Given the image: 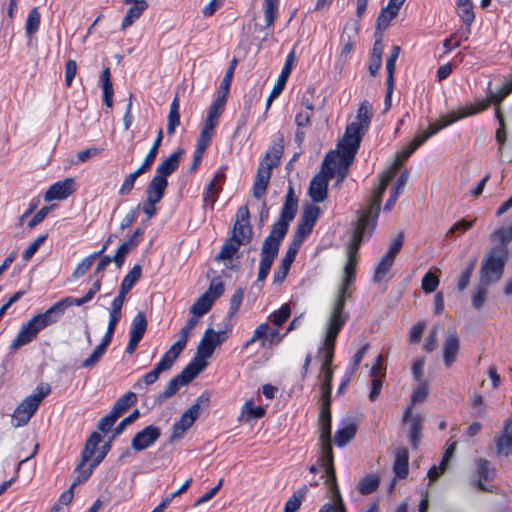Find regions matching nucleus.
Returning <instances> with one entry per match:
<instances>
[{"instance_id": "16", "label": "nucleus", "mask_w": 512, "mask_h": 512, "mask_svg": "<svg viewBox=\"0 0 512 512\" xmlns=\"http://www.w3.org/2000/svg\"><path fill=\"white\" fill-rule=\"evenodd\" d=\"M74 184L75 182L73 178H66L63 181L54 183L46 191L44 196L45 201L50 202L53 200H63L68 198L75 191Z\"/></svg>"}, {"instance_id": "25", "label": "nucleus", "mask_w": 512, "mask_h": 512, "mask_svg": "<svg viewBox=\"0 0 512 512\" xmlns=\"http://www.w3.org/2000/svg\"><path fill=\"white\" fill-rule=\"evenodd\" d=\"M496 452L500 456L512 453V418L506 422L503 434L495 437Z\"/></svg>"}, {"instance_id": "31", "label": "nucleus", "mask_w": 512, "mask_h": 512, "mask_svg": "<svg viewBox=\"0 0 512 512\" xmlns=\"http://www.w3.org/2000/svg\"><path fill=\"white\" fill-rule=\"evenodd\" d=\"M196 419L186 411L182 414L180 419L174 423L172 434L170 436V442L183 437L185 432L194 424Z\"/></svg>"}, {"instance_id": "49", "label": "nucleus", "mask_w": 512, "mask_h": 512, "mask_svg": "<svg viewBox=\"0 0 512 512\" xmlns=\"http://www.w3.org/2000/svg\"><path fill=\"white\" fill-rule=\"evenodd\" d=\"M394 261H395L394 258H392L391 256H387V255H384L380 259V261L374 271L373 279L375 282H380L384 279V277L387 275V273L391 269Z\"/></svg>"}, {"instance_id": "29", "label": "nucleus", "mask_w": 512, "mask_h": 512, "mask_svg": "<svg viewBox=\"0 0 512 512\" xmlns=\"http://www.w3.org/2000/svg\"><path fill=\"white\" fill-rule=\"evenodd\" d=\"M167 186V179H161L156 176H153L146 189V199L153 200L154 202L157 203L160 202L164 196Z\"/></svg>"}, {"instance_id": "58", "label": "nucleus", "mask_w": 512, "mask_h": 512, "mask_svg": "<svg viewBox=\"0 0 512 512\" xmlns=\"http://www.w3.org/2000/svg\"><path fill=\"white\" fill-rule=\"evenodd\" d=\"M476 265V259H473L466 268H464L459 276L457 288L459 291H464L469 283Z\"/></svg>"}, {"instance_id": "44", "label": "nucleus", "mask_w": 512, "mask_h": 512, "mask_svg": "<svg viewBox=\"0 0 512 512\" xmlns=\"http://www.w3.org/2000/svg\"><path fill=\"white\" fill-rule=\"evenodd\" d=\"M213 302L207 295H201L190 307V313L193 314L192 317H196L197 319L204 314H206L210 308L212 307Z\"/></svg>"}, {"instance_id": "4", "label": "nucleus", "mask_w": 512, "mask_h": 512, "mask_svg": "<svg viewBox=\"0 0 512 512\" xmlns=\"http://www.w3.org/2000/svg\"><path fill=\"white\" fill-rule=\"evenodd\" d=\"M373 116L372 106L368 101H363L357 111L355 120L347 125L344 136L340 140L348 146V157L357 153L363 136L369 129Z\"/></svg>"}, {"instance_id": "53", "label": "nucleus", "mask_w": 512, "mask_h": 512, "mask_svg": "<svg viewBox=\"0 0 512 512\" xmlns=\"http://www.w3.org/2000/svg\"><path fill=\"white\" fill-rule=\"evenodd\" d=\"M294 260H295L294 257L285 254L278 270L274 272L273 279H274L275 283H281L285 280Z\"/></svg>"}, {"instance_id": "63", "label": "nucleus", "mask_w": 512, "mask_h": 512, "mask_svg": "<svg viewBox=\"0 0 512 512\" xmlns=\"http://www.w3.org/2000/svg\"><path fill=\"white\" fill-rule=\"evenodd\" d=\"M297 209L298 203L284 202V205L281 209L279 220L290 224V222L295 218Z\"/></svg>"}, {"instance_id": "54", "label": "nucleus", "mask_w": 512, "mask_h": 512, "mask_svg": "<svg viewBox=\"0 0 512 512\" xmlns=\"http://www.w3.org/2000/svg\"><path fill=\"white\" fill-rule=\"evenodd\" d=\"M210 403V396L208 393L201 394L197 399L196 402L186 410L187 413H189L191 416H193L196 420L200 416L201 412L208 408Z\"/></svg>"}, {"instance_id": "22", "label": "nucleus", "mask_w": 512, "mask_h": 512, "mask_svg": "<svg viewBox=\"0 0 512 512\" xmlns=\"http://www.w3.org/2000/svg\"><path fill=\"white\" fill-rule=\"evenodd\" d=\"M460 349V339L455 331L450 332L443 343V360L446 367H450L456 360Z\"/></svg>"}, {"instance_id": "8", "label": "nucleus", "mask_w": 512, "mask_h": 512, "mask_svg": "<svg viewBox=\"0 0 512 512\" xmlns=\"http://www.w3.org/2000/svg\"><path fill=\"white\" fill-rule=\"evenodd\" d=\"M512 92V79L505 82L496 92L490 91L486 99L477 101L474 104L466 105L457 110L449 112L454 122L465 117L476 115L485 111L491 104L500 107V103Z\"/></svg>"}, {"instance_id": "55", "label": "nucleus", "mask_w": 512, "mask_h": 512, "mask_svg": "<svg viewBox=\"0 0 512 512\" xmlns=\"http://www.w3.org/2000/svg\"><path fill=\"white\" fill-rule=\"evenodd\" d=\"M380 483V478L376 475H368L363 478L359 484V492L363 495H368L374 492Z\"/></svg>"}, {"instance_id": "3", "label": "nucleus", "mask_w": 512, "mask_h": 512, "mask_svg": "<svg viewBox=\"0 0 512 512\" xmlns=\"http://www.w3.org/2000/svg\"><path fill=\"white\" fill-rule=\"evenodd\" d=\"M288 229V223L278 220L273 224L269 235L264 239L260 254L258 281H264L268 276L273 260L278 255L281 241L286 236Z\"/></svg>"}, {"instance_id": "17", "label": "nucleus", "mask_w": 512, "mask_h": 512, "mask_svg": "<svg viewBox=\"0 0 512 512\" xmlns=\"http://www.w3.org/2000/svg\"><path fill=\"white\" fill-rule=\"evenodd\" d=\"M320 215V208L315 205H308L304 208L301 218L298 222L295 233L307 237Z\"/></svg>"}, {"instance_id": "5", "label": "nucleus", "mask_w": 512, "mask_h": 512, "mask_svg": "<svg viewBox=\"0 0 512 512\" xmlns=\"http://www.w3.org/2000/svg\"><path fill=\"white\" fill-rule=\"evenodd\" d=\"M455 123L454 119H452L451 115L448 113L444 116H442L436 123L431 124L426 131H423L421 133H418L413 140L406 145L402 151L400 152L398 156V160L395 161V163L392 165V167L384 172L381 176L380 184L379 186L374 190V192L381 186L383 179L385 177L391 175L389 178L388 184L392 180V178L395 176L396 171L400 167V161L407 160L425 141H427L432 135L436 134L438 131L442 130L443 128Z\"/></svg>"}, {"instance_id": "30", "label": "nucleus", "mask_w": 512, "mask_h": 512, "mask_svg": "<svg viewBox=\"0 0 512 512\" xmlns=\"http://www.w3.org/2000/svg\"><path fill=\"white\" fill-rule=\"evenodd\" d=\"M100 442L101 435L98 432H93L89 436L81 453V460L78 464V469L84 468L87 462L92 459Z\"/></svg>"}, {"instance_id": "64", "label": "nucleus", "mask_w": 512, "mask_h": 512, "mask_svg": "<svg viewBox=\"0 0 512 512\" xmlns=\"http://www.w3.org/2000/svg\"><path fill=\"white\" fill-rule=\"evenodd\" d=\"M494 237L501 242L500 246H504L507 249V244L512 241V224L499 228L494 232Z\"/></svg>"}, {"instance_id": "19", "label": "nucleus", "mask_w": 512, "mask_h": 512, "mask_svg": "<svg viewBox=\"0 0 512 512\" xmlns=\"http://www.w3.org/2000/svg\"><path fill=\"white\" fill-rule=\"evenodd\" d=\"M358 30H359V21L358 20L354 21V22H348L344 26V29H343V32H342L341 38H340L341 44H342L340 56H341V58H344V60H346L348 55L353 50L355 40L358 35Z\"/></svg>"}, {"instance_id": "32", "label": "nucleus", "mask_w": 512, "mask_h": 512, "mask_svg": "<svg viewBox=\"0 0 512 512\" xmlns=\"http://www.w3.org/2000/svg\"><path fill=\"white\" fill-rule=\"evenodd\" d=\"M284 152V138L280 135L270 147V149L266 152L265 157L261 162H266L267 164H271L272 168L277 166L280 163V159Z\"/></svg>"}, {"instance_id": "1", "label": "nucleus", "mask_w": 512, "mask_h": 512, "mask_svg": "<svg viewBox=\"0 0 512 512\" xmlns=\"http://www.w3.org/2000/svg\"><path fill=\"white\" fill-rule=\"evenodd\" d=\"M391 175L383 179L381 186L373 192L366 209L359 211L356 228L353 233L352 242L348 246V259L344 268V278L334 299L329 313V320L346 323L349 313L345 311L346 301L352 296L351 285L355 280V269L357 264V251L366 232L369 234L376 226L379 216L383 194L388 187Z\"/></svg>"}, {"instance_id": "21", "label": "nucleus", "mask_w": 512, "mask_h": 512, "mask_svg": "<svg viewBox=\"0 0 512 512\" xmlns=\"http://www.w3.org/2000/svg\"><path fill=\"white\" fill-rule=\"evenodd\" d=\"M198 319L196 317H190L186 325L180 330L179 332V339L176 341L170 349L167 351L169 354L174 356L176 359L179 357V355L182 353V351L185 349L188 338L190 336L191 331L194 329V327L197 325Z\"/></svg>"}, {"instance_id": "37", "label": "nucleus", "mask_w": 512, "mask_h": 512, "mask_svg": "<svg viewBox=\"0 0 512 512\" xmlns=\"http://www.w3.org/2000/svg\"><path fill=\"white\" fill-rule=\"evenodd\" d=\"M137 401V396L134 392H127L121 396L111 409V412L119 418L125 411H127Z\"/></svg>"}, {"instance_id": "56", "label": "nucleus", "mask_w": 512, "mask_h": 512, "mask_svg": "<svg viewBox=\"0 0 512 512\" xmlns=\"http://www.w3.org/2000/svg\"><path fill=\"white\" fill-rule=\"evenodd\" d=\"M101 256V252H95L85 257L75 268L73 272V277L79 278L85 275V273L90 269L93 262Z\"/></svg>"}, {"instance_id": "33", "label": "nucleus", "mask_w": 512, "mask_h": 512, "mask_svg": "<svg viewBox=\"0 0 512 512\" xmlns=\"http://www.w3.org/2000/svg\"><path fill=\"white\" fill-rule=\"evenodd\" d=\"M87 303L84 297L81 298H72L66 297L61 299L60 301L54 303L51 307H49L50 311L54 315L55 319L58 321L60 317L63 315L66 308L76 305L81 306Z\"/></svg>"}, {"instance_id": "24", "label": "nucleus", "mask_w": 512, "mask_h": 512, "mask_svg": "<svg viewBox=\"0 0 512 512\" xmlns=\"http://www.w3.org/2000/svg\"><path fill=\"white\" fill-rule=\"evenodd\" d=\"M327 189V176L323 174H317L310 182L309 195L314 202L320 203L327 198Z\"/></svg>"}, {"instance_id": "52", "label": "nucleus", "mask_w": 512, "mask_h": 512, "mask_svg": "<svg viewBox=\"0 0 512 512\" xmlns=\"http://www.w3.org/2000/svg\"><path fill=\"white\" fill-rule=\"evenodd\" d=\"M162 139H163V131L162 129H160L158 131V135H157V138L155 139L152 147L150 148L148 154L146 155L143 163L141 164L142 166H144V168L150 170L155 159H156V156H157V153H158V150H159V147L161 145V142H162Z\"/></svg>"}, {"instance_id": "60", "label": "nucleus", "mask_w": 512, "mask_h": 512, "mask_svg": "<svg viewBox=\"0 0 512 512\" xmlns=\"http://www.w3.org/2000/svg\"><path fill=\"white\" fill-rule=\"evenodd\" d=\"M140 416V412L138 409L134 410L131 414H129L127 417H125L117 426L116 428L113 430V433H112V437H111V440L116 438L117 436H119L120 434L123 433V431L125 430V428L128 426V425H131L132 423H134Z\"/></svg>"}, {"instance_id": "46", "label": "nucleus", "mask_w": 512, "mask_h": 512, "mask_svg": "<svg viewBox=\"0 0 512 512\" xmlns=\"http://www.w3.org/2000/svg\"><path fill=\"white\" fill-rule=\"evenodd\" d=\"M147 171H149V170L144 168V166L141 165L137 170H135L134 172L128 174L125 177V179H124V181H123V183H122V185H121V187L119 189V194L121 196H126V195L130 194V192L132 191V189L134 187L136 179L140 175L146 173Z\"/></svg>"}, {"instance_id": "15", "label": "nucleus", "mask_w": 512, "mask_h": 512, "mask_svg": "<svg viewBox=\"0 0 512 512\" xmlns=\"http://www.w3.org/2000/svg\"><path fill=\"white\" fill-rule=\"evenodd\" d=\"M161 435L157 426L149 425L143 430L137 432L131 441V447L135 451H143L156 442Z\"/></svg>"}, {"instance_id": "34", "label": "nucleus", "mask_w": 512, "mask_h": 512, "mask_svg": "<svg viewBox=\"0 0 512 512\" xmlns=\"http://www.w3.org/2000/svg\"><path fill=\"white\" fill-rule=\"evenodd\" d=\"M409 454L406 448L398 449L395 453L393 471L399 478H405L408 475Z\"/></svg>"}, {"instance_id": "9", "label": "nucleus", "mask_w": 512, "mask_h": 512, "mask_svg": "<svg viewBox=\"0 0 512 512\" xmlns=\"http://www.w3.org/2000/svg\"><path fill=\"white\" fill-rule=\"evenodd\" d=\"M51 392L49 384H40L35 392L22 400L12 415V425L16 428L25 426L37 411L40 403Z\"/></svg>"}, {"instance_id": "48", "label": "nucleus", "mask_w": 512, "mask_h": 512, "mask_svg": "<svg viewBox=\"0 0 512 512\" xmlns=\"http://www.w3.org/2000/svg\"><path fill=\"white\" fill-rule=\"evenodd\" d=\"M489 286L490 285L479 281L477 286L474 288V290L472 292V296H471V301H472V306L475 309H480L484 305V303L486 301Z\"/></svg>"}, {"instance_id": "26", "label": "nucleus", "mask_w": 512, "mask_h": 512, "mask_svg": "<svg viewBox=\"0 0 512 512\" xmlns=\"http://www.w3.org/2000/svg\"><path fill=\"white\" fill-rule=\"evenodd\" d=\"M184 153L183 149H180L174 153H172L168 158H166L162 163H160L157 168L155 175L158 178L167 179L169 175H171L179 166L180 158Z\"/></svg>"}, {"instance_id": "61", "label": "nucleus", "mask_w": 512, "mask_h": 512, "mask_svg": "<svg viewBox=\"0 0 512 512\" xmlns=\"http://www.w3.org/2000/svg\"><path fill=\"white\" fill-rule=\"evenodd\" d=\"M221 191V187H214L213 183H209L203 193L204 205H209L213 209L214 203L218 199V195Z\"/></svg>"}, {"instance_id": "62", "label": "nucleus", "mask_w": 512, "mask_h": 512, "mask_svg": "<svg viewBox=\"0 0 512 512\" xmlns=\"http://www.w3.org/2000/svg\"><path fill=\"white\" fill-rule=\"evenodd\" d=\"M291 310L288 304H284L281 308L273 312L270 316L272 323L276 326H280L285 323L290 317Z\"/></svg>"}, {"instance_id": "2", "label": "nucleus", "mask_w": 512, "mask_h": 512, "mask_svg": "<svg viewBox=\"0 0 512 512\" xmlns=\"http://www.w3.org/2000/svg\"><path fill=\"white\" fill-rule=\"evenodd\" d=\"M345 324L346 323L344 322L327 320L325 339L323 346L319 349V353L322 354V365L320 369V374L322 376V383L320 387L322 403L327 401L331 404V382L333 378L332 362L335 352V343L339 332Z\"/></svg>"}, {"instance_id": "13", "label": "nucleus", "mask_w": 512, "mask_h": 512, "mask_svg": "<svg viewBox=\"0 0 512 512\" xmlns=\"http://www.w3.org/2000/svg\"><path fill=\"white\" fill-rule=\"evenodd\" d=\"M346 143L339 141L338 142V151H330L324 160V165L333 164L338 168V174L340 180L342 181L348 174V170L350 165L353 163L356 153H353L351 158L348 157Z\"/></svg>"}, {"instance_id": "11", "label": "nucleus", "mask_w": 512, "mask_h": 512, "mask_svg": "<svg viewBox=\"0 0 512 512\" xmlns=\"http://www.w3.org/2000/svg\"><path fill=\"white\" fill-rule=\"evenodd\" d=\"M224 340V331L216 332L212 328H208L204 332L196 348V354L189 364H195L196 366L202 365L204 369L207 365L206 359L212 356L216 347H218Z\"/></svg>"}, {"instance_id": "39", "label": "nucleus", "mask_w": 512, "mask_h": 512, "mask_svg": "<svg viewBox=\"0 0 512 512\" xmlns=\"http://www.w3.org/2000/svg\"><path fill=\"white\" fill-rule=\"evenodd\" d=\"M180 102L179 98L175 96L173 99L168 114L167 121V133L173 135L177 126L180 125V113H179Z\"/></svg>"}, {"instance_id": "12", "label": "nucleus", "mask_w": 512, "mask_h": 512, "mask_svg": "<svg viewBox=\"0 0 512 512\" xmlns=\"http://www.w3.org/2000/svg\"><path fill=\"white\" fill-rule=\"evenodd\" d=\"M202 371V365L188 364L180 374L168 382L165 390L158 395V401L162 402L174 396L182 386L194 380Z\"/></svg>"}, {"instance_id": "43", "label": "nucleus", "mask_w": 512, "mask_h": 512, "mask_svg": "<svg viewBox=\"0 0 512 512\" xmlns=\"http://www.w3.org/2000/svg\"><path fill=\"white\" fill-rule=\"evenodd\" d=\"M241 245V242H238V240H235L232 237L228 238L223 244L221 251L216 256L215 259L217 261L232 259V257L239 250Z\"/></svg>"}, {"instance_id": "40", "label": "nucleus", "mask_w": 512, "mask_h": 512, "mask_svg": "<svg viewBox=\"0 0 512 512\" xmlns=\"http://www.w3.org/2000/svg\"><path fill=\"white\" fill-rule=\"evenodd\" d=\"M456 13L467 26L474 21L473 5L470 0H458Z\"/></svg>"}, {"instance_id": "35", "label": "nucleus", "mask_w": 512, "mask_h": 512, "mask_svg": "<svg viewBox=\"0 0 512 512\" xmlns=\"http://www.w3.org/2000/svg\"><path fill=\"white\" fill-rule=\"evenodd\" d=\"M100 81L102 84V90H103V102L108 107L111 108L113 105V85L111 82V74L110 69L105 68L100 76Z\"/></svg>"}, {"instance_id": "42", "label": "nucleus", "mask_w": 512, "mask_h": 512, "mask_svg": "<svg viewBox=\"0 0 512 512\" xmlns=\"http://www.w3.org/2000/svg\"><path fill=\"white\" fill-rule=\"evenodd\" d=\"M400 55V47L395 45L392 47L391 53L386 60V70H387V81L386 84L389 85L391 89L394 87V74L396 69V61Z\"/></svg>"}, {"instance_id": "14", "label": "nucleus", "mask_w": 512, "mask_h": 512, "mask_svg": "<svg viewBox=\"0 0 512 512\" xmlns=\"http://www.w3.org/2000/svg\"><path fill=\"white\" fill-rule=\"evenodd\" d=\"M249 217L250 213L247 206H242L237 210L231 237L241 242L242 245L249 243L252 237Z\"/></svg>"}, {"instance_id": "36", "label": "nucleus", "mask_w": 512, "mask_h": 512, "mask_svg": "<svg viewBox=\"0 0 512 512\" xmlns=\"http://www.w3.org/2000/svg\"><path fill=\"white\" fill-rule=\"evenodd\" d=\"M357 432V425L354 423L345 424L339 428L335 434V444L339 447L347 445L354 437Z\"/></svg>"}, {"instance_id": "10", "label": "nucleus", "mask_w": 512, "mask_h": 512, "mask_svg": "<svg viewBox=\"0 0 512 512\" xmlns=\"http://www.w3.org/2000/svg\"><path fill=\"white\" fill-rule=\"evenodd\" d=\"M506 258L507 249L504 246L493 248L481 263L479 281L488 285L497 283L503 275Z\"/></svg>"}, {"instance_id": "51", "label": "nucleus", "mask_w": 512, "mask_h": 512, "mask_svg": "<svg viewBox=\"0 0 512 512\" xmlns=\"http://www.w3.org/2000/svg\"><path fill=\"white\" fill-rule=\"evenodd\" d=\"M421 429H422V418L419 415L411 417L409 441L413 448L418 447Z\"/></svg>"}, {"instance_id": "6", "label": "nucleus", "mask_w": 512, "mask_h": 512, "mask_svg": "<svg viewBox=\"0 0 512 512\" xmlns=\"http://www.w3.org/2000/svg\"><path fill=\"white\" fill-rule=\"evenodd\" d=\"M320 421V448L322 452L321 462L326 474L334 477V456L331 444V412L330 403L327 401L321 404L319 415Z\"/></svg>"}, {"instance_id": "50", "label": "nucleus", "mask_w": 512, "mask_h": 512, "mask_svg": "<svg viewBox=\"0 0 512 512\" xmlns=\"http://www.w3.org/2000/svg\"><path fill=\"white\" fill-rule=\"evenodd\" d=\"M264 414L265 410L262 407H254L252 400H247L242 406L239 419H245L246 421H249L250 419L260 418Z\"/></svg>"}, {"instance_id": "28", "label": "nucleus", "mask_w": 512, "mask_h": 512, "mask_svg": "<svg viewBox=\"0 0 512 512\" xmlns=\"http://www.w3.org/2000/svg\"><path fill=\"white\" fill-rule=\"evenodd\" d=\"M328 482L330 484V489L333 493L334 504L326 503L324 504L319 512H340V508L346 509L342 497L340 495L337 481H336V473L334 472V477L330 474H327Z\"/></svg>"}, {"instance_id": "7", "label": "nucleus", "mask_w": 512, "mask_h": 512, "mask_svg": "<svg viewBox=\"0 0 512 512\" xmlns=\"http://www.w3.org/2000/svg\"><path fill=\"white\" fill-rule=\"evenodd\" d=\"M56 322L57 320L49 308L43 313L34 315L28 322L22 325L18 335L12 341L10 349L16 351L20 347L29 344L36 339L41 330Z\"/></svg>"}, {"instance_id": "45", "label": "nucleus", "mask_w": 512, "mask_h": 512, "mask_svg": "<svg viewBox=\"0 0 512 512\" xmlns=\"http://www.w3.org/2000/svg\"><path fill=\"white\" fill-rule=\"evenodd\" d=\"M407 180H408V173L403 172L400 175V177L398 178L396 185L391 190L390 198L388 199V201L386 202L385 207H384V209L386 211H390L394 207L402 189L406 185Z\"/></svg>"}, {"instance_id": "47", "label": "nucleus", "mask_w": 512, "mask_h": 512, "mask_svg": "<svg viewBox=\"0 0 512 512\" xmlns=\"http://www.w3.org/2000/svg\"><path fill=\"white\" fill-rule=\"evenodd\" d=\"M40 21L41 14L38 8L34 7L33 9L30 10L25 23V32L28 37H31L38 31Z\"/></svg>"}, {"instance_id": "59", "label": "nucleus", "mask_w": 512, "mask_h": 512, "mask_svg": "<svg viewBox=\"0 0 512 512\" xmlns=\"http://www.w3.org/2000/svg\"><path fill=\"white\" fill-rule=\"evenodd\" d=\"M396 17L397 15L392 14L389 8H382L376 20V28L378 30L387 29L388 26L390 25V22Z\"/></svg>"}, {"instance_id": "57", "label": "nucleus", "mask_w": 512, "mask_h": 512, "mask_svg": "<svg viewBox=\"0 0 512 512\" xmlns=\"http://www.w3.org/2000/svg\"><path fill=\"white\" fill-rule=\"evenodd\" d=\"M269 333V325L267 323L260 324L254 331L252 337L245 342L243 348L247 349L250 345H252L254 342L262 340L261 346L265 347V342L263 339H267Z\"/></svg>"}, {"instance_id": "38", "label": "nucleus", "mask_w": 512, "mask_h": 512, "mask_svg": "<svg viewBox=\"0 0 512 512\" xmlns=\"http://www.w3.org/2000/svg\"><path fill=\"white\" fill-rule=\"evenodd\" d=\"M147 319L143 312H138L132 320L129 336L142 339L147 330Z\"/></svg>"}, {"instance_id": "23", "label": "nucleus", "mask_w": 512, "mask_h": 512, "mask_svg": "<svg viewBox=\"0 0 512 512\" xmlns=\"http://www.w3.org/2000/svg\"><path fill=\"white\" fill-rule=\"evenodd\" d=\"M175 361L176 358L169 354L168 352H166L161 358V360L155 365V367L150 372L144 375L143 380L145 384L151 385L155 383L162 372L169 371L172 368Z\"/></svg>"}, {"instance_id": "20", "label": "nucleus", "mask_w": 512, "mask_h": 512, "mask_svg": "<svg viewBox=\"0 0 512 512\" xmlns=\"http://www.w3.org/2000/svg\"><path fill=\"white\" fill-rule=\"evenodd\" d=\"M478 479L471 481V486L480 491H489L483 482L491 481L495 475V469L487 459H479L476 462Z\"/></svg>"}, {"instance_id": "27", "label": "nucleus", "mask_w": 512, "mask_h": 512, "mask_svg": "<svg viewBox=\"0 0 512 512\" xmlns=\"http://www.w3.org/2000/svg\"><path fill=\"white\" fill-rule=\"evenodd\" d=\"M124 2L125 4H131V7L122 21L123 30L131 26L148 8L147 0H125Z\"/></svg>"}, {"instance_id": "18", "label": "nucleus", "mask_w": 512, "mask_h": 512, "mask_svg": "<svg viewBox=\"0 0 512 512\" xmlns=\"http://www.w3.org/2000/svg\"><path fill=\"white\" fill-rule=\"evenodd\" d=\"M272 165L266 162H260L253 184V196L261 199L267 190L271 177Z\"/></svg>"}, {"instance_id": "41", "label": "nucleus", "mask_w": 512, "mask_h": 512, "mask_svg": "<svg viewBox=\"0 0 512 512\" xmlns=\"http://www.w3.org/2000/svg\"><path fill=\"white\" fill-rule=\"evenodd\" d=\"M142 274V268L140 265H135L128 274L124 277L121 286H120V292L122 294H128L129 291L133 288V286L136 284V282L140 279Z\"/></svg>"}]
</instances>
